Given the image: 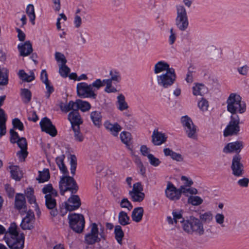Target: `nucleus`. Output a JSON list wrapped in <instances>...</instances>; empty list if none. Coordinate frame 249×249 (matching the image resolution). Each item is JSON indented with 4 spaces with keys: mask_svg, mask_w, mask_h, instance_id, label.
Masks as SVG:
<instances>
[{
    "mask_svg": "<svg viewBox=\"0 0 249 249\" xmlns=\"http://www.w3.org/2000/svg\"><path fill=\"white\" fill-rule=\"evenodd\" d=\"M227 110L231 113V120L224 131V136L237 135L240 131V118L237 113L242 114L246 110V105L240 96L231 93L227 100Z\"/></svg>",
    "mask_w": 249,
    "mask_h": 249,
    "instance_id": "nucleus-1",
    "label": "nucleus"
},
{
    "mask_svg": "<svg viewBox=\"0 0 249 249\" xmlns=\"http://www.w3.org/2000/svg\"><path fill=\"white\" fill-rule=\"evenodd\" d=\"M154 71L155 74L165 71L164 73L157 75L154 77L156 83L164 88L170 87L176 81L175 70L173 68H170L167 62L162 61L158 62L154 66Z\"/></svg>",
    "mask_w": 249,
    "mask_h": 249,
    "instance_id": "nucleus-2",
    "label": "nucleus"
},
{
    "mask_svg": "<svg viewBox=\"0 0 249 249\" xmlns=\"http://www.w3.org/2000/svg\"><path fill=\"white\" fill-rule=\"evenodd\" d=\"M182 229L186 232L190 234H195L199 236L205 233V229L203 223L198 218L190 216L182 225Z\"/></svg>",
    "mask_w": 249,
    "mask_h": 249,
    "instance_id": "nucleus-3",
    "label": "nucleus"
},
{
    "mask_svg": "<svg viewBox=\"0 0 249 249\" xmlns=\"http://www.w3.org/2000/svg\"><path fill=\"white\" fill-rule=\"evenodd\" d=\"M68 120L70 121L71 128L74 133L75 141L81 142L83 141L84 137L80 130V125L83 123V120L76 109L71 111L68 114Z\"/></svg>",
    "mask_w": 249,
    "mask_h": 249,
    "instance_id": "nucleus-4",
    "label": "nucleus"
},
{
    "mask_svg": "<svg viewBox=\"0 0 249 249\" xmlns=\"http://www.w3.org/2000/svg\"><path fill=\"white\" fill-rule=\"evenodd\" d=\"M59 187L60 194L64 195L65 192L69 191L71 194H75L78 190V186L72 177L64 176L60 178Z\"/></svg>",
    "mask_w": 249,
    "mask_h": 249,
    "instance_id": "nucleus-5",
    "label": "nucleus"
},
{
    "mask_svg": "<svg viewBox=\"0 0 249 249\" xmlns=\"http://www.w3.org/2000/svg\"><path fill=\"white\" fill-rule=\"evenodd\" d=\"M176 25L181 31L186 30L188 27L189 21L187 12L183 5L177 6Z\"/></svg>",
    "mask_w": 249,
    "mask_h": 249,
    "instance_id": "nucleus-6",
    "label": "nucleus"
},
{
    "mask_svg": "<svg viewBox=\"0 0 249 249\" xmlns=\"http://www.w3.org/2000/svg\"><path fill=\"white\" fill-rule=\"evenodd\" d=\"M71 228L76 232H81L85 226V219L81 214L72 213L68 216Z\"/></svg>",
    "mask_w": 249,
    "mask_h": 249,
    "instance_id": "nucleus-7",
    "label": "nucleus"
},
{
    "mask_svg": "<svg viewBox=\"0 0 249 249\" xmlns=\"http://www.w3.org/2000/svg\"><path fill=\"white\" fill-rule=\"evenodd\" d=\"M77 93L79 97L82 98H90L96 99L97 94L94 92V89H92L90 85L82 82L77 84L76 86Z\"/></svg>",
    "mask_w": 249,
    "mask_h": 249,
    "instance_id": "nucleus-8",
    "label": "nucleus"
},
{
    "mask_svg": "<svg viewBox=\"0 0 249 249\" xmlns=\"http://www.w3.org/2000/svg\"><path fill=\"white\" fill-rule=\"evenodd\" d=\"M4 240L10 249H23L24 244V237L23 234L20 236L16 237H9L6 234L4 237Z\"/></svg>",
    "mask_w": 249,
    "mask_h": 249,
    "instance_id": "nucleus-9",
    "label": "nucleus"
},
{
    "mask_svg": "<svg viewBox=\"0 0 249 249\" xmlns=\"http://www.w3.org/2000/svg\"><path fill=\"white\" fill-rule=\"evenodd\" d=\"M241 160V157L238 154L235 155L232 159L231 168L232 174L235 177H241L244 173V166Z\"/></svg>",
    "mask_w": 249,
    "mask_h": 249,
    "instance_id": "nucleus-10",
    "label": "nucleus"
},
{
    "mask_svg": "<svg viewBox=\"0 0 249 249\" xmlns=\"http://www.w3.org/2000/svg\"><path fill=\"white\" fill-rule=\"evenodd\" d=\"M26 215L23 218L20 226L23 230H31L34 228V222L35 216L33 212L31 210L28 211L24 213Z\"/></svg>",
    "mask_w": 249,
    "mask_h": 249,
    "instance_id": "nucleus-11",
    "label": "nucleus"
},
{
    "mask_svg": "<svg viewBox=\"0 0 249 249\" xmlns=\"http://www.w3.org/2000/svg\"><path fill=\"white\" fill-rule=\"evenodd\" d=\"M40 125L42 131L45 132L52 137H54L57 134V130L51 121L47 117H44L40 122Z\"/></svg>",
    "mask_w": 249,
    "mask_h": 249,
    "instance_id": "nucleus-12",
    "label": "nucleus"
},
{
    "mask_svg": "<svg viewBox=\"0 0 249 249\" xmlns=\"http://www.w3.org/2000/svg\"><path fill=\"white\" fill-rule=\"evenodd\" d=\"M166 196L172 201H176L180 198V192L173 183L168 182L165 191Z\"/></svg>",
    "mask_w": 249,
    "mask_h": 249,
    "instance_id": "nucleus-13",
    "label": "nucleus"
},
{
    "mask_svg": "<svg viewBox=\"0 0 249 249\" xmlns=\"http://www.w3.org/2000/svg\"><path fill=\"white\" fill-rule=\"evenodd\" d=\"M16 143L20 148V150L18 151L17 154L20 161H24L28 154L27 141L25 138L21 137L18 140V142Z\"/></svg>",
    "mask_w": 249,
    "mask_h": 249,
    "instance_id": "nucleus-14",
    "label": "nucleus"
},
{
    "mask_svg": "<svg viewBox=\"0 0 249 249\" xmlns=\"http://www.w3.org/2000/svg\"><path fill=\"white\" fill-rule=\"evenodd\" d=\"M81 201L77 195H72L65 203V213L67 211H72L79 208L81 206Z\"/></svg>",
    "mask_w": 249,
    "mask_h": 249,
    "instance_id": "nucleus-15",
    "label": "nucleus"
},
{
    "mask_svg": "<svg viewBox=\"0 0 249 249\" xmlns=\"http://www.w3.org/2000/svg\"><path fill=\"white\" fill-rule=\"evenodd\" d=\"M98 229L96 223H92L90 232L86 235L85 240L88 244L92 245L100 241L98 237Z\"/></svg>",
    "mask_w": 249,
    "mask_h": 249,
    "instance_id": "nucleus-16",
    "label": "nucleus"
},
{
    "mask_svg": "<svg viewBox=\"0 0 249 249\" xmlns=\"http://www.w3.org/2000/svg\"><path fill=\"white\" fill-rule=\"evenodd\" d=\"M244 143L242 141H237L228 143L223 149L226 153L235 152L239 153L243 148Z\"/></svg>",
    "mask_w": 249,
    "mask_h": 249,
    "instance_id": "nucleus-17",
    "label": "nucleus"
},
{
    "mask_svg": "<svg viewBox=\"0 0 249 249\" xmlns=\"http://www.w3.org/2000/svg\"><path fill=\"white\" fill-rule=\"evenodd\" d=\"M26 200L23 194H18L16 196L15 205L21 214H24L27 212L26 206Z\"/></svg>",
    "mask_w": 249,
    "mask_h": 249,
    "instance_id": "nucleus-18",
    "label": "nucleus"
},
{
    "mask_svg": "<svg viewBox=\"0 0 249 249\" xmlns=\"http://www.w3.org/2000/svg\"><path fill=\"white\" fill-rule=\"evenodd\" d=\"M173 217L171 216L167 217V221L169 224H177L178 222L184 224L186 220L182 216V212L181 211L173 210L172 212Z\"/></svg>",
    "mask_w": 249,
    "mask_h": 249,
    "instance_id": "nucleus-19",
    "label": "nucleus"
},
{
    "mask_svg": "<svg viewBox=\"0 0 249 249\" xmlns=\"http://www.w3.org/2000/svg\"><path fill=\"white\" fill-rule=\"evenodd\" d=\"M45 205L46 207L51 210L50 214L53 216H55L58 213L56 209V202L54 198L51 197L50 195L45 196Z\"/></svg>",
    "mask_w": 249,
    "mask_h": 249,
    "instance_id": "nucleus-20",
    "label": "nucleus"
},
{
    "mask_svg": "<svg viewBox=\"0 0 249 249\" xmlns=\"http://www.w3.org/2000/svg\"><path fill=\"white\" fill-rule=\"evenodd\" d=\"M19 55L26 56L30 55L33 51L32 43L30 41H26L24 43H20L18 46Z\"/></svg>",
    "mask_w": 249,
    "mask_h": 249,
    "instance_id": "nucleus-21",
    "label": "nucleus"
},
{
    "mask_svg": "<svg viewBox=\"0 0 249 249\" xmlns=\"http://www.w3.org/2000/svg\"><path fill=\"white\" fill-rule=\"evenodd\" d=\"M167 138L164 134L154 130L152 135V142L155 145H160L165 142Z\"/></svg>",
    "mask_w": 249,
    "mask_h": 249,
    "instance_id": "nucleus-22",
    "label": "nucleus"
},
{
    "mask_svg": "<svg viewBox=\"0 0 249 249\" xmlns=\"http://www.w3.org/2000/svg\"><path fill=\"white\" fill-rule=\"evenodd\" d=\"M104 125L106 128L114 136H117L122 129L121 126L118 123L112 124L109 122H106Z\"/></svg>",
    "mask_w": 249,
    "mask_h": 249,
    "instance_id": "nucleus-23",
    "label": "nucleus"
},
{
    "mask_svg": "<svg viewBox=\"0 0 249 249\" xmlns=\"http://www.w3.org/2000/svg\"><path fill=\"white\" fill-rule=\"evenodd\" d=\"M90 117L93 124L97 127H100L102 121L101 112L98 111H92L90 113Z\"/></svg>",
    "mask_w": 249,
    "mask_h": 249,
    "instance_id": "nucleus-24",
    "label": "nucleus"
},
{
    "mask_svg": "<svg viewBox=\"0 0 249 249\" xmlns=\"http://www.w3.org/2000/svg\"><path fill=\"white\" fill-rule=\"evenodd\" d=\"M143 212V209L142 207L134 208L131 214L133 221L137 223L140 222L142 219Z\"/></svg>",
    "mask_w": 249,
    "mask_h": 249,
    "instance_id": "nucleus-25",
    "label": "nucleus"
},
{
    "mask_svg": "<svg viewBox=\"0 0 249 249\" xmlns=\"http://www.w3.org/2000/svg\"><path fill=\"white\" fill-rule=\"evenodd\" d=\"M75 104L77 110L80 109L83 112H86L89 111L91 108V106L89 102L80 99H77L75 101Z\"/></svg>",
    "mask_w": 249,
    "mask_h": 249,
    "instance_id": "nucleus-26",
    "label": "nucleus"
},
{
    "mask_svg": "<svg viewBox=\"0 0 249 249\" xmlns=\"http://www.w3.org/2000/svg\"><path fill=\"white\" fill-rule=\"evenodd\" d=\"M208 92L207 88L202 84H196L193 87V94L194 95L203 96Z\"/></svg>",
    "mask_w": 249,
    "mask_h": 249,
    "instance_id": "nucleus-27",
    "label": "nucleus"
},
{
    "mask_svg": "<svg viewBox=\"0 0 249 249\" xmlns=\"http://www.w3.org/2000/svg\"><path fill=\"white\" fill-rule=\"evenodd\" d=\"M65 158V156L64 154H62L60 156L56 158L55 161L62 173L64 175H66L68 173V171L66 165L64 164V160Z\"/></svg>",
    "mask_w": 249,
    "mask_h": 249,
    "instance_id": "nucleus-28",
    "label": "nucleus"
},
{
    "mask_svg": "<svg viewBox=\"0 0 249 249\" xmlns=\"http://www.w3.org/2000/svg\"><path fill=\"white\" fill-rule=\"evenodd\" d=\"M18 76L22 81L27 82H31L35 78L34 73L33 71H30L29 74H28L23 70H21L18 71Z\"/></svg>",
    "mask_w": 249,
    "mask_h": 249,
    "instance_id": "nucleus-29",
    "label": "nucleus"
},
{
    "mask_svg": "<svg viewBox=\"0 0 249 249\" xmlns=\"http://www.w3.org/2000/svg\"><path fill=\"white\" fill-rule=\"evenodd\" d=\"M59 107L61 110L65 113H67L71 110H75L76 109L75 102L72 101H70L68 104L61 103Z\"/></svg>",
    "mask_w": 249,
    "mask_h": 249,
    "instance_id": "nucleus-30",
    "label": "nucleus"
},
{
    "mask_svg": "<svg viewBox=\"0 0 249 249\" xmlns=\"http://www.w3.org/2000/svg\"><path fill=\"white\" fill-rule=\"evenodd\" d=\"M9 168L10 169L11 176L12 178L16 180H20L21 178L22 175L19 167L18 166L12 165L9 166Z\"/></svg>",
    "mask_w": 249,
    "mask_h": 249,
    "instance_id": "nucleus-31",
    "label": "nucleus"
},
{
    "mask_svg": "<svg viewBox=\"0 0 249 249\" xmlns=\"http://www.w3.org/2000/svg\"><path fill=\"white\" fill-rule=\"evenodd\" d=\"M117 108L120 111L126 110L128 108V106L125 101L124 96L121 94L117 96Z\"/></svg>",
    "mask_w": 249,
    "mask_h": 249,
    "instance_id": "nucleus-32",
    "label": "nucleus"
},
{
    "mask_svg": "<svg viewBox=\"0 0 249 249\" xmlns=\"http://www.w3.org/2000/svg\"><path fill=\"white\" fill-rule=\"evenodd\" d=\"M120 136L121 141L126 145L129 149H131L130 143L131 135L130 133L128 132L123 131L121 133Z\"/></svg>",
    "mask_w": 249,
    "mask_h": 249,
    "instance_id": "nucleus-33",
    "label": "nucleus"
},
{
    "mask_svg": "<svg viewBox=\"0 0 249 249\" xmlns=\"http://www.w3.org/2000/svg\"><path fill=\"white\" fill-rule=\"evenodd\" d=\"M119 223L122 226H126L130 224V218L126 213L121 211L118 214Z\"/></svg>",
    "mask_w": 249,
    "mask_h": 249,
    "instance_id": "nucleus-34",
    "label": "nucleus"
},
{
    "mask_svg": "<svg viewBox=\"0 0 249 249\" xmlns=\"http://www.w3.org/2000/svg\"><path fill=\"white\" fill-rule=\"evenodd\" d=\"M115 237L117 242L120 244H122V239L124 236V233L120 225H116L114 228Z\"/></svg>",
    "mask_w": 249,
    "mask_h": 249,
    "instance_id": "nucleus-35",
    "label": "nucleus"
},
{
    "mask_svg": "<svg viewBox=\"0 0 249 249\" xmlns=\"http://www.w3.org/2000/svg\"><path fill=\"white\" fill-rule=\"evenodd\" d=\"M17 228L18 226L16 223L13 222L11 223L8 229V231H6L5 235H8L9 237H16L17 236H19V233L17 231Z\"/></svg>",
    "mask_w": 249,
    "mask_h": 249,
    "instance_id": "nucleus-36",
    "label": "nucleus"
},
{
    "mask_svg": "<svg viewBox=\"0 0 249 249\" xmlns=\"http://www.w3.org/2000/svg\"><path fill=\"white\" fill-rule=\"evenodd\" d=\"M50 178L48 169H44L42 171L39 172V176L36 179L39 183H43L48 181Z\"/></svg>",
    "mask_w": 249,
    "mask_h": 249,
    "instance_id": "nucleus-37",
    "label": "nucleus"
},
{
    "mask_svg": "<svg viewBox=\"0 0 249 249\" xmlns=\"http://www.w3.org/2000/svg\"><path fill=\"white\" fill-rule=\"evenodd\" d=\"M185 130L189 138L193 139H196L197 138L196 126L194 124L190 127L186 128Z\"/></svg>",
    "mask_w": 249,
    "mask_h": 249,
    "instance_id": "nucleus-38",
    "label": "nucleus"
},
{
    "mask_svg": "<svg viewBox=\"0 0 249 249\" xmlns=\"http://www.w3.org/2000/svg\"><path fill=\"white\" fill-rule=\"evenodd\" d=\"M8 83V70L0 69V85L5 86Z\"/></svg>",
    "mask_w": 249,
    "mask_h": 249,
    "instance_id": "nucleus-39",
    "label": "nucleus"
},
{
    "mask_svg": "<svg viewBox=\"0 0 249 249\" xmlns=\"http://www.w3.org/2000/svg\"><path fill=\"white\" fill-rule=\"evenodd\" d=\"M26 11V13L29 17L31 21L32 22L33 24H34V21L36 18V16L35 14V9L34 5L31 4L28 5Z\"/></svg>",
    "mask_w": 249,
    "mask_h": 249,
    "instance_id": "nucleus-40",
    "label": "nucleus"
},
{
    "mask_svg": "<svg viewBox=\"0 0 249 249\" xmlns=\"http://www.w3.org/2000/svg\"><path fill=\"white\" fill-rule=\"evenodd\" d=\"M131 199L134 202H141L144 198L145 194L143 192H139L137 193H129Z\"/></svg>",
    "mask_w": 249,
    "mask_h": 249,
    "instance_id": "nucleus-41",
    "label": "nucleus"
},
{
    "mask_svg": "<svg viewBox=\"0 0 249 249\" xmlns=\"http://www.w3.org/2000/svg\"><path fill=\"white\" fill-rule=\"evenodd\" d=\"M213 218V214L211 212H206L204 213L200 214L199 220L202 222L209 223L212 221Z\"/></svg>",
    "mask_w": 249,
    "mask_h": 249,
    "instance_id": "nucleus-42",
    "label": "nucleus"
},
{
    "mask_svg": "<svg viewBox=\"0 0 249 249\" xmlns=\"http://www.w3.org/2000/svg\"><path fill=\"white\" fill-rule=\"evenodd\" d=\"M188 202L193 206H198L202 203L203 199L198 196H191L188 199Z\"/></svg>",
    "mask_w": 249,
    "mask_h": 249,
    "instance_id": "nucleus-43",
    "label": "nucleus"
},
{
    "mask_svg": "<svg viewBox=\"0 0 249 249\" xmlns=\"http://www.w3.org/2000/svg\"><path fill=\"white\" fill-rule=\"evenodd\" d=\"M21 95L24 99V102L26 104L28 103L31 99L32 94L31 91L27 89H21Z\"/></svg>",
    "mask_w": 249,
    "mask_h": 249,
    "instance_id": "nucleus-44",
    "label": "nucleus"
},
{
    "mask_svg": "<svg viewBox=\"0 0 249 249\" xmlns=\"http://www.w3.org/2000/svg\"><path fill=\"white\" fill-rule=\"evenodd\" d=\"M181 123L185 130L186 128L190 127L194 124L192 119L187 115L181 117Z\"/></svg>",
    "mask_w": 249,
    "mask_h": 249,
    "instance_id": "nucleus-45",
    "label": "nucleus"
},
{
    "mask_svg": "<svg viewBox=\"0 0 249 249\" xmlns=\"http://www.w3.org/2000/svg\"><path fill=\"white\" fill-rule=\"evenodd\" d=\"M71 172L72 176H74L75 174V171L77 166V159L74 155H71Z\"/></svg>",
    "mask_w": 249,
    "mask_h": 249,
    "instance_id": "nucleus-46",
    "label": "nucleus"
},
{
    "mask_svg": "<svg viewBox=\"0 0 249 249\" xmlns=\"http://www.w3.org/2000/svg\"><path fill=\"white\" fill-rule=\"evenodd\" d=\"M70 71V68L67 67L66 64L59 65V72L61 76L63 77H66L68 76V73Z\"/></svg>",
    "mask_w": 249,
    "mask_h": 249,
    "instance_id": "nucleus-47",
    "label": "nucleus"
},
{
    "mask_svg": "<svg viewBox=\"0 0 249 249\" xmlns=\"http://www.w3.org/2000/svg\"><path fill=\"white\" fill-rule=\"evenodd\" d=\"M148 159L150 164L154 167L159 166L161 161L158 158L155 157L153 154H149L148 155Z\"/></svg>",
    "mask_w": 249,
    "mask_h": 249,
    "instance_id": "nucleus-48",
    "label": "nucleus"
},
{
    "mask_svg": "<svg viewBox=\"0 0 249 249\" xmlns=\"http://www.w3.org/2000/svg\"><path fill=\"white\" fill-rule=\"evenodd\" d=\"M105 85H106L105 91L107 93L115 92L117 89L112 86V82L109 80H104Z\"/></svg>",
    "mask_w": 249,
    "mask_h": 249,
    "instance_id": "nucleus-49",
    "label": "nucleus"
},
{
    "mask_svg": "<svg viewBox=\"0 0 249 249\" xmlns=\"http://www.w3.org/2000/svg\"><path fill=\"white\" fill-rule=\"evenodd\" d=\"M120 206L122 208H126L130 211L133 208V206L127 198H124L120 202Z\"/></svg>",
    "mask_w": 249,
    "mask_h": 249,
    "instance_id": "nucleus-50",
    "label": "nucleus"
},
{
    "mask_svg": "<svg viewBox=\"0 0 249 249\" xmlns=\"http://www.w3.org/2000/svg\"><path fill=\"white\" fill-rule=\"evenodd\" d=\"M12 124L13 127L16 129H18L19 130H23L24 125L23 123L18 118H15L12 120Z\"/></svg>",
    "mask_w": 249,
    "mask_h": 249,
    "instance_id": "nucleus-51",
    "label": "nucleus"
},
{
    "mask_svg": "<svg viewBox=\"0 0 249 249\" xmlns=\"http://www.w3.org/2000/svg\"><path fill=\"white\" fill-rule=\"evenodd\" d=\"M215 220L216 223L220 225L221 227H225V225L224 224L225 216L222 213H217L215 215Z\"/></svg>",
    "mask_w": 249,
    "mask_h": 249,
    "instance_id": "nucleus-52",
    "label": "nucleus"
},
{
    "mask_svg": "<svg viewBox=\"0 0 249 249\" xmlns=\"http://www.w3.org/2000/svg\"><path fill=\"white\" fill-rule=\"evenodd\" d=\"M143 187L141 182H137L134 183L133 185L132 190L129 192V193H137L142 192Z\"/></svg>",
    "mask_w": 249,
    "mask_h": 249,
    "instance_id": "nucleus-53",
    "label": "nucleus"
},
{
    "mask_svg": "<svg viewBox=\"0 0 249 249\" xmlns=\"http://www.w3.org/2000/svg\"><path fill=\"white\" fill-rule=\"evenodd\" d=\"M109 74L111 76V77L107 80H109L111 82H112V81L119 82L120 81L121 77L119 72L111 71H110Z\"/></svg>",
    "mask_w": 249,
    "mask_h": 249,
    "instance_id": "nucleus-54",
    "label": "nucleus"
},
{
    "mask_svg": "<svg viewBox=\"0 0 249 249\" xmlns=\"http://www.w3.org/2000/svg\"><path fill=\"white\" fill-rule=\"evenodd\" d=\"M55 58L57 62H61V64H66L67 60L64 55L59 52H56L55 53Z\"/></svg>",
    "mask_w": 249,
    "mask_h": 249,
    "instance_id": "nucleus-55",
    "label": "nucleus"
},
{
    "mask_svg": "<svg viewBox=\"0 0 249 249\" xmlns=\"http://www.w3.org/2000/svg\"><path fill=\"white\" fill-rule=\"evenodd\" d=\"M90 85L91 86L92 89L94 88L95 89L98 90L100 88L103 87L105 85V82H104V80L101 81V79H97Z\"/></svg>",
    "mask_w": 249,
    "mask_h": 249,
    "instance_id": "nucleus-56",
    "label": "nucleus"
},
{
    "mask_svg": "<svg viewBox=\"0 0 249 249\" xmlns=\"http://www.w3.org/2000/svg\"><path fill=\"white\" fill-rule=\"evenodd\" d=\"M10 142L12 143H16L18 142V140L20 138L18 133L16 132L13 129L10 130Z\"/></svg>",
    "mask_w": 249,
    "mask_h": 249,
    "instance_id": "nucleus-57",
    "label": "nucleus"
},
{
    "mask_svg": "<svg viewBox=\"0 0 249 249\" xmlns=\"http://www.w3.org/2000/svg\"><path fill=\"white\" fill-rule=\"evenodd\" d=\"M198 106L202 111H206L209 107L208 102L205 99H202L198 102Z\"/></svg>",
    "mask_w": 249,
    "mask_h": 249,
    "instance_id": "nucleus-58",
    "label": "nucleus"
},
{
    "mask_svg": "<svg viewBox=\"0 0 249 249\" xmlns=\"http://www.w3.org/2000/svg\"><path fill=\"white\" fill-rule=\"evenodd\" d=\"M45 87L47 89L46 97L47 99L49 98L50 94L54 91V89L53 86L50 84V82L45 83Z\"/></svg>",
    "mask_w": 249,
    "mask_h": 249,
    "instance_id": "nucleus-59",
    "label": "nucleus"
},
{
    "mask_svg": "<svg viewBox=\"0 0 249 249\" xmlns=\"http://www.w3.org/2000/svg\"><path fill=\"white\" fill-rule=\"evenodd\" d=\"M5 189L8 197L10 198H13L15 194L14 189L8 184H6L5 185Z\"/></svg>",
    "mask_w": 249,
    "mask_h": 249,
    "instance_id": "nucleus-60",
    "label": "nucleus"
},
{
    "mask_svg": "<svg viewBox=\"0 0 249 249\" xmlns=\"http://www.w3.org/2000/svg\"><path fill=\"white\" fill-rule=\"evenodd\" d=\"M237 183L241 187H247L249 183V179L247 178H244L239 179Z\"/></svg>",
    "mask_w": 249,
    "mask_h": 249,
    "instance_id": "nucleus-61",
    "label": "nucleus"
},
{
    "mask_svg": "<svg viewBox=\"0 0 249 249\" xmlns=\"http://www.w3.org/2000/svg\"><path fill=\"white\" fill-rule=\"evenodd\" d=\"M171 158L173 160H176L178 162H182L184 160L183 157L180 154L177 153L175 152H173L171 156Z\"/></svg>",
    "mask_w": 249,
    "mask_h": 249,
    "instance_id": "nucleus-62",
    "label": "nucleus"
},
{
    "mask_svg": "<svg viewBox=\"0 0 249 249\" xmlns=\"http://www.w3.org/2000/svg\"><path fill=\"white\" fill-rule=\"evenodd\" d=\"M150 151V149L145 145H142L141 146L140 151L142 154L144 156H146L148 158V155L151 154Z\"/></svg>",
    "mask_w": 249,
    "mask_h": 249,
    "instance_id": "nucleus-63",
    "label": "nucleus"
},
{
    "mask_svg": "<svg viewBox=\"0 0 249 249\" xmlns=\"http://www.w3.org/2000/svg\"><path fill=\"white\" fill-rule=\"evenodd\" d=\"M53 186L51 184H48L44 186L42 188V193L45 195L50 194L53 190Z\"/></svg>",
    "mask_w": 249,
    "mask_h": 249,
    "instance_id": "nucleus-64",
    "label": "nucleus"
}]
</instances>
